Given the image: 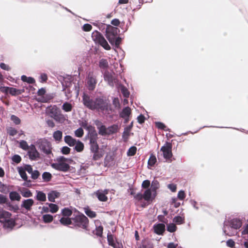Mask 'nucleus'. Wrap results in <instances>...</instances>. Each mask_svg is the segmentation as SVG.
I'll return each mask as SVG.
<instances>
[{
  "instance_id": "nucleus-25",
  "label": "nucleus",
  "mask_w": 248,
  "mask_h": 248,
  "mask_svg": "<svg viewBox=\"0 0 248 248\" xmlns=\"http://www.w3.org/2000/svg\"><path fill=\"white\" fill-rule=\"evenodd\" d=\"M36 199L40 202H45L46 200V195L41 191H36Z\"/></svg>"
},
{
  "instance_id": "nucleus-20",
  "label": "nucleus",
  "mask_w": 248,
  "mask_h": 248,
  "mask_svg": "<svg viewBox=\"0 0 248 248\" xmlns=\"http://www.w3.org/2000/svg\"><path fill=\"white\" fill-rule=\"evenodd\" d=\"M230 226L232 228L237 230L241 227L242 222L239 219H233L230 221Z\"/></svg>"
},
{
  "instance_id": "nucleus-35",
  "label": "nucleus",
  "mask_w": 248,
  "mask_h": 248,
  "mask_svg": "<svg viewBox=\"0 0 248 248\" xmlns=\"http://www.w3.org/2000/svg\"><path fill=\"white\" fill-rule=\"evenodd\" d=\"M99 66L101 69H107L108 67V63L107 60L102 59L99 61Z\"/></svg>"
},
{
  "instance_id": "nucleus-45",
  "label": "nucleus",
  "mask_w": 248,
  "mask_h": 248,
  "mask_svg": "<svg viewBox=\"0 0 248 248\" xmlns=\"http://www.w3.org/2000/svg\"><path fill=\"white\" fill-rule=\"evenodd\" d=\"M62 108L65 111L69 112L72 110V106L71 104L65 102L63 104Z\"/></svg>"
},
{
  "instance_id": "nucleus-63",
  "label": "nucleus",
  "mask_w": 248,
  "mask_h": 248,
  "mask_svg": "<svg viewBox=\"0 0 248 248\" xmlns=\"http://www.w3.org/2000/svg\"><path fill=\"white\" fill-rule=\"evenodd\" d=\"M92 29V26L90 24H85L82 27V30L84 31H90Z\"/></svg>"
},
{
  "instance_id": "nucleus-59",
  "label": "nucleus",
  "mask_w": 248,
  "mask_h": 248,
  "mask_svg": "<svg viewBox=\"0 0 248 248\" xmlns=\"http://www.w3.org/2000/svg\"><path fill=\"white\" fill-rule=\"evenodd\" d=\"M7 132L10 136H14L17 134V131L15 128L10 127L8 129Z\"/></svg>"
},
{
  "instance_id": "nucleus-3",
  "label": "nucleus",
  "mask_w": 248,
  "mask_h": 248,
  "mask_svg": "<svg viewBox=\"0 0 248 248\" xmlns=\"http://www.w3.org/2000/svg\"><path fill=\"white\" fill-rule=\"evenodd\" d=\"M46 114L58 122H62L65 120L64 115L62 113L61 110L56 105H51L47 107L46 108Z\"/></svg>"
},
{
  "instance_id": "nucleus-56",
  "label": "nucleus",
  "mask_w": 248,
  "mask_h": 248,
  "mask_svg": "<svg viewBox=\"0 0 248 248\" xmlns=\"http://www.w3.org/2000/svg\"><path fill=\"white\" fill-rule=\"evenodd\" d=\"M40 173L39 171L37 170H33L32 172L31 173V177L33 180L37 179L39 176H40Z\"/></svg>"
},
{
  "instance_id": "nucleus-31",
  "label": "nucleus",
  "mask_w": 248,
  "mask_h": 248,
  "mask_svg": "<svg viewBox=\"0 0 248 248\" xmlns=\"http://www.w3.org/2000/svg\"><path fill=\"white\" fill-rule=\"evenodd\" d=\"M84 148V144L79 140L77 141V143L75 145L74 149L77 152H81Z\"/></svg>"
},
{
  "instance_id": "nucleus-1",
  "label": "nucleus",
  "mask_w": 248,
  "mask_h": 248,
  "mask_svg": "<svg viewBox=\"0 0 248 248\" xmlns=\"http://www.w3.org/2000/svg\"><path fill=\"white\" fill-rule=\"evenodd\" d=\"M82 101L86 108L92 110H96L108 113H109V111H112L111 104L109 100L105 97L99 96L93 100L88 94L84 93L82 96Z\"/></svg>"
},
{
  "instance_id": "nucleus-9",
  "label": "nucleus",
  "mask_w": 248,
  "mask_h": 248,
  "mask_svg": "<svg viewBox=\"0 0 248 248\" xmlns=\"http://www.w3.org/2000/svg\"><path fill=\"white\" fill-rule=\"evenodd\" d=\"M97 83L96 77L93 72H89L87 77V85L89 90L93 91L95 88Z\"/></svg>"
},
{
  "instance_id": "nucleus-46",
  "label": "nucleus",
  "mask_w": 248,
  "mask_h": 248,
  "mask_svg": "<svg viewBox=\"0 0 248 248\" xmlns=\"http://www.w3.org/2000/svg\"><path fill=\"white\" fill-rule=\"evenodd\" d=\"M122 39L120 37H116L113 39V41L110 43L111 45H114L116 47H119L121 43Z\"/></svg>"
},
{
  "instance_id": "nucleus-27",
  "label": "nucleus",
  "mask_w": 248,
  "mask_h": 248,
  "mask_svg": "<svg viewBox=\"0 0 248 248\" xmlns=\"http://www.w3.org/2000/svg\"><path fill=\"white\" fill-rule=\"evenodd\" d=\"M20 192L22 196L25 198H29L32 196L31 191L26 188L23 187Z\"/></svg>"
},
{
  "instance_id": "nucleus-41",
  "label": "nucleus",
  "mask_w": 248,
  "mask_h": 248,
  "mask_svg": "<svg viewBox=\"0 0 248 248\" xmlns=\"http://www.w3.org/2000/svg\"><path fill=\"white\" fill-rule=\"evenodd\" d=\"M118 130V126L116 124H113L108 127V134L116 133Z\"/></svg>"
},
{
  "instance_id": "nucleus-13",
  "label": "nucleus",
  "mask_w": 248,
  "mask_h": 248,
  "mask_svg": "<svg viewBox=\"0 0 248 248\" xmlns=\"http://www.w3.org/2000/svg\"><path fill=\"white\" fill-rule=\"evenodd\" d=\"M82 126L88 131V137L98 135L95 131V127L90 124H89L87 123H83L82 124Z\"/></svg>"
},
{
  "instance_id": "nucleus-58",
  "label": "nucleus",
  "mask_w": 248,
  "mask_h": 248,
  "mask_svg": "<svg viewBox=\"0 0 248 248\" xmlns=\"http://www.w3.org/2000/svg\"><path fill=\"white\" fill-rule=\"evenodd\" d=\"M8 191L7 186L4 184L0 182V192L6 193Z\"/></svg>"
},
{
  "instance_id": "nucleus-48",
  "label": "nucleus",
  "mask_w": 248,
  "mask_h": 248,
  "mask_svg": "<svg viewBox=\"0 0 248 248\" xmlns=\"http://www.w3.org/2000/svg\"><path fill=\"white\" fill-rule=\"evenodd\" d=\"M99 134L101 135L104 136L108 134V132L107 131V128L104 125H101L99 128Z\"/></svg>"
},
{
  "instance_id": "nucleus-34",
  "label": "nucleus",
  "mask_w": 248,
  "mask_h": 248,
  "mask_svg": "<svg viewBox=\"0 0 248 248\" xmlns=\"http://www.w3.org/2000/svg\"><path fill=\"white\" fill-rule=\"evenodd\" d=\"M11 216L12 214L10 212L3 210H1L0 219H3L2 220L11 218Z\"/></svg>"
},
{
  "instance_id": "nucleus-7",
  "label": "nucleus",
  "mask_w": 248,
  "mask_h": 248,
  "mask_svg": "<svg viewBox=\"0 0 248 248\" xmlns=\"http://www.w3.org/2000/svg\"><path fill=\"white\" fill-rule=\"evenodd\" d=\"M114 75V73L109 72L108 71H106L104 74L105 81H107L108 84L112 87L117 84L119 82V80Z\"/></svg>"
},
{
  "instance_id": "nucleus-53",
  "label": "nucleus",
  "mask_w": 248,
  "mask_h": 248,
  "mask_svg": "<svg viewBox=\"0 0 248 248\" xmlns=\"http://www.w3.org/2000/svg\"><path fill=\"white\" fill-rule=\"evenodd\" d=\"M159 187V183L157 181H153L152 183L151 188L153 192H155L156 189Z\"/></svg>"
},
{
  "instance_id": "nucleus-17",
  "label": "nucleus",
  "mask_w": 248,
  "mask_h": 248,
  "mask_svg": "<svg viewBox=\"0 0 248 248\" xmlns=\"http://www.w3.org/2000/svg\"><path fill=\"white\" fill-rule=\"evenodd\" d=\"M64 142L69 146L73 147L77 143V140L69 135L65 136L64 138Z\"/></svg>"
},
{
  "instance_id": "nucleus-16",
  "label": "nucleus",
  "mask_w": 248,
  "mask_h": 248,
  "mask_svg": "<svg viewBox=\"0 0 248 248\" xmlns=\"http://www.w3.org/2000/svg\"><path fill=\"white\" fill-rule=\"evenodd\" d=\"M154 228L155 233L158 235H161L165 232V226L164 224L159 223L156 225H155Z\"/></svg>"
},
{
  "instance_id": "nucleus-32",
  "label": "nucleus",
  "mask_w": 248,
  "mask_h": 248,
  "mask_svg": "<svg viewBox=\"0 0 248 248\" xmlns=\"http://www.w3.org/2000/svg\"><path fill=\"white\" fill-rule=\"evenodd\" d=\"M91 152L93 154V159L94 161L99 160L103 156L102 154L99 152V149L92 150Z\"/></svg>"
},
{
  "instance_id": "nucleus-12",
  "label": "nucleus",
  "mask_w": 248,
  "mask_h": 248,
  "mask_svg": "<svg viewBox=\"0 0 248 248\" xmlns=\"http://www.w3.org/2000/svg\"><path fill=\"white\" fill-rule=\"evenodd\" d=\"M89 140V144L90 146V150H95L99 149V145L97 140H98V135L88 137Z\"/></svg>"
},
{
  "instance_id": "nucleus-50",
  "label": "nucleus",
  "mask_w": 248,
  "mask_h": 248,
  "mask_svg": "<svg viewBox=\"0 0 248 248\" xmlns=\"http://www.w3.org/2000/svg\"><path fill=\"white\" fill-rule=\"evenodd\" d=\"M103 227L102 226H99L98 227H96L94 232L95 234L98 236H101L103 233Z\"/></svg>"
},
{
  "instance_id": "nucleus-33",
  "label": "nucleus",
  "mask_w": 248,
  "mask_h": 248,
  "mask_svg": "<svg viewBox=\"0 0 248 248\" xmlns=\"http://www.w3.org/2000/svg\"><path fill=\"white\" fill-rule=\"evenodd\" d=\"M53 137L56 141H60L62 137V132L60 130H57L53 133Z\"/></svg>"
},
{
  "instance_id": "nucleus-14",
  "label": "nucleus",
  "mask_w": 248,
  "mask_h": 248,
  "mask_svg": "<svg viewBox=\"0 0 248 248\" xmlns=\"http://www.w3.org/2000/svg\"><path fill=\"white\" fill-rule=\"evenodd\" d=\"M34 204V201L32 199L24 200L21 204V208H25L27 211H31V207Z\"/></svg>"
},
{
  "instance_id": "nucleus-54",
  "label": "nucleus",
  "mask_w": 248,
  "mask_h": 248,
  "mask_svg": "<svg viewBox=\"0 0 248 248\" xmlns=\"http://www.w3.org/2000/svg\"><path fill=\"white\" fill-rule=\"evenodd\" d=\"M20 147L24 150H27L30 148V146H28V143L27 141L25 140H21L20 142Z\"/></svg>"
},
{
  "instance_id": "nucleus-4",
  "label": "nucleus",
  "mask_w": 248,
  "mask_h": 248,
  "mask_svg": "<svg viewBox=\"0 0 248 248\" xmlns=\"http://www.w3.org/2000/svg\"><path fill=\"white\" fill-rule=\"evenodd\" d=\"M92 37L95 44L100 45L106 50H109L111 49L110 46L100 32L97 31H93Z\"/></svg>"
},
{
  "instance_id": "nucleus-55",
  "label": "nucleus",
  "mask_w": 248,
  "mask_h": 248,
  "mask_svg": "<svg viewBox=\"0 0 248 248\" xmlns=\"http://www.w3.org/2000/svg\"><path fill=\"white\" fill-rule=\"evenodd\" d=\"M75 134L76 136L77 137H82L84 134V131L83 129L81 127L78 128L75 131Z\"/></svg>"
},
{
  "instance_id": "nucleus-22",
  "label": "nucleus",
  "mask_w": 248,
  "mask_h": 248,
  "mask_svg": "<svg viewBox=\"0 0 248 248\" xmlns=\"http://www.w3.org/2000/svg\"><path fill=\"white\" fill-rule=\"evenodd\" d=\"M0 221L3 224L4 227L7 228H13L15 225L14 220L10 218L4 220H0Z\"/></svg>"
},
{
  "instance_id": "nucleus-60",
  "label": "nucleus",
  "mask_w": 248,
  "mask_h": 248,
  "mask_svg": "<svg viewBox=\"0 0 248 248\" xmlns=\"http://www.w3.org/2000/svg\"><path fill=\"white\" fill-rule=\"evenodd\" d=\"M11 120L14 122L16 124H20V119L17 116L12 115L11 116Z\"/></svg>"
},
{
  "instance_id": "nucleus-40",
  "label": "nucleus",
  "mask_w": 248,
  "mask_h": 248,
  "mask_svg": "<svg viewBox=\"0 0 248 248\" xmlns=\"http://www.w3.org/2000/svg\"><path fill=\"white\" fill-rule=\"evenodd\" d=\"M43 220L45 223H50L53 221V217L49 214H46L43 216Z\"/></svg>"
},
{
  "instance_id": "nucleus-42",
  "label": "nucleus",
  "mask_w": 248,
  "mask_h": 248,
  "mask_svg": "<svg viewBox=\"0 0 248 248\" xmlns=\"http://www.w3.org/2000/svg\"><path fill=\"white\" fill-rule=\"evenodd\" d=\"M137 147L136 146L131 147L127 152V155L128 156H134L137 152Z\"/></svg>"
},
{
  "instance_id": "nucleus-64",
  "label": "nucleus",
  "mask_w": 248,
  "mask_h": 248,
  "mask_svg": "<svg viewBox=\"0 0 248 248\" xmlns=\"http://www.w3.org/2000/svg\"><path fill=\"white\" fill-rule=\"evenodd\" d=\"M150 186V181L148 180H146L143 181L141 186L143 188L148 189Z\"/></svg>"
},
{
  "instance_id": "nucleus-19",
  "label": "nucleus",
  "mask_w": 248,
  "mask_h": 248,
  "mask_svg": "<svg viewBox=\"0 0 248 248\" xmlns=\"http://www.w3.org/2000/svg\"><path fill=\"white\" fill-rule=\"evenodd\" d=\"M152 190L148 188L144 192L143 194V199L147 202H151L153 201L154 198L152 197Z\"/></svg>"
},
{
  "instance_id": "nucleus-6",
  "label": "nucleus",
  "mask_w": 248,
  "mask_h": 248,
  "mask_svg": "<svg viewBox=\"0 0 248 248\" xmlns=\"http://www.w3.org/2000/svg\"><path fill=\"white\" fill-rule=\"evenodd\" d=\"M119 31V30L117 28L113 27L110 25H107L105 35L109 43H111L113 41V39L117 37L118 31Z\"/></svg>"
},
{
  "instance_id": "nucleus-49",
  "label": "nucleus",
  "mask_w": 248,
  "mask_h": 248,
  "mask_svg": "<svg viewBox=\"0 0 248 248\" xmlns=\"http://www.w3.org/2000/svg\"><path fill=\"white\" fill-rule=\"evenodd\" d=\"M62 214L63 216L70 217L72 214V211L68 208H64L62 210Z\"/></svg>"
},
{
  "instance_id": "nucleus-44",
  "label": "nucleus",
  "mask_w": 248,
  "mask_h": 248,
  "mask_svg": "<svg viewBox=\"0 0 248 248\" xmlns=\"http://www.w3.org/2000/svg\"><path fill=\"white\" fill-rule=\"evenodd\" d=\"M132 126H133V123L132 122L129 126H127L126 128H124V132L123 133V137L124 138H125V136H126V138H127V137L129 135V132L131 130Z\"/></svg>"
},
{
  "instance_id": "nucleus-23",
  "label": "nucleus",
  "mask_w": 248,
  "mask_h": 248,
  "mask_svg": "<svg viewBox=\"0 0 248 248\" xmlns=\"http://www.w3.org/2000/svg\"><path fill=\"white\" fill-rule=\"evenodd\" d=\"M25 92L24 89H17L13 87H9V93L12 96L20 95Z\"/></svg>"
},
{
  "instance_id": "nucleus-62",
  "label": "nucleus",
  "mask_w": 248,
  "mask_h": 248,
  "mask_svg": "<svg viewBox=\"0 0 248 248\" xmlns=\"http://www.w3.org/2000/svg\"><path fill=\"white\" fill-rule=\"evenodd\" d=\"M12 160L17 164L21 162V157L18 155H15L12 157Z\"/></svg>"
},
{
  "instance_id": "nucleus-28",
  "label": "nucleus",
  "mask_w": 248,
  "mask_h": 248,
  "mask_svg": "<svg viewBox=\"0 0 248 248\" xmlns=\"http://www.w3.org/2000/svg\"><path fill=\"white\" fill-rule=\"evenodd\" d=\"M9 198L11 201H19L21 199L20 195L16 191H12L9 193Z\"/></svg>"
},
{
  "instance_id": "nucleus-61",
  "label": "nucleus",
  "mask_w": 248,
  "mask_h": 248,
  "mask_svg": "<svg viewBox=\"0 0 248 248\" xmlns=\"http://www.w3.org/2000/svg\"><path fill=\"white\" fill-rule=\"evenodd\" d=\"M57 161L58 162L57 163H60L61 162H68L69 161H71V159H68V158H66L65 157H64L63 156H60V157H58L57 159Z\"/></svg>"
},
{
  "instance_id": "nucleus-18",
  "label": "nucleus",
  "mask_w": 248,
  "mask_h": 248,
  "mask_svg": "<svg viewBox=\"0 0 248 248\" xmlns=\"http://www.w3.org/2000/svg\"><path fill=\"white\" fill-rule=\"evenodd\" d=\"M46 92V90L44 88H42L39 89V90L37 92V94L38 96H41V98H39L38 99L39 101L42 102V103H46L48 101V100H49V99H48L46 97L43 96L44 95H45Z\"/></svg>"
},
{
  "instance_id": "nucleus-10",
  "label": "nucleus",
  "mask_w": 248,
  "mask_h": 248,
  "mask_svg": "<svg viewBox=\"0 0 248 248\" xmlns=\"http://www.w3.org/2000/svg\"><path fill=\"white\" fill-rule=\"evenodd\" d=\"M28 150V155L31 160H36L40 158V154L37 151L35 145L31 144Z\"/></svg>"
},
{
  "instance_id": "nucleus-24",
  "label": "nucleus",
  "mask_w": 248,
  "mask_h": 248,
  "mask_svg": "<svg viewBox=\"0 0 248 248\" xmlns=\"http://www.w3.org/2000/svg\"><path fill=\"white\" fill-rule=\"evenodd\" d=\"M131 114V108L129 107L124 108L120 113V117L121 118H126L129 117Z\"/></svg>"
},
{
  "instance_id": "nucleus-38",
  "label": "nucleus",
  "mask_w": 248,
  "mask_h": 248,
  "mask_svg": "<svg viewBox=\"0 0 248 248\" xmlns=\"http://www.w3.org/2000/svg\"><path fill=\"white\" fill-rule=\"evenodd\" d=\"M156 162V158L155 156L152 154L150 155L149 159L148 161V165L150 166H154Z\"/></svg>"
},
{
  "instance_id": "nucleus-47",
  "label": "nucleus",
  "mask_w": 248,
  "mask_h": 248,
  "mask_svg": "<svg viewBox=\"0 0 248 248\" xmlns=\"http://www.w3.org/2000/svg\"><path fill=\"white\" fill-rule=\"evenodd\" d=\"M107 239L108 245L109 246L114 247L115 243L114 242L113 236L110 233L108 234Z\"/></svg>"
},
{
  "instance_id": "nucleus-5",
  "label": "nucleus",
  "mask_w": 248,
  "mask_h": 248,
  "mask_svg": "<svg viewBox=\"0 0 248 248\" xmlns=\"http://www.w3.org/2000/svg\"><path fill=\"white\" fill-rule=\"evenodd\" d=\"M39 149L45 154L48 155L52 154V147L50 142L45 139L39 140L37 142Z\"/></svg>"
},
{
  "instance_id": "nucleus-29",
  "label": "nucleus",
  "mask_w": 248,
  "mask_h": 248,
  "mask_svg": "<svg viewBox=\"0 0 248 248\" xmlns=\"http://www.w3.org/2000/svg\"><path fill=\"white\" fill-rule=\"evenodd\" d=\"M18 173L20 176V177L22 178L24 181H25L28 182H31V180H28V176L25 171V170L23 169V168H19L18 169Z\"/></svg>"
},
{
  "instance_id": "nucleus-52",
  "label": "nucleus",
  "mask_w": 248,
  "mask_h": 248,
  "mask_svg": "<svg viewBox=\"0 0 248 248\" xmlns=\"http://www.w3.org/2000/svg\"><path fill=\"white\" fill-rule=\"evenodd\" d=\"M173 221L178 224H181L184 222V219L181 216H176L174 217Z\"/></svg>"
},
{
  "instance_id": "nucleus-37",
  "label": "nucleus",
  "mask_w": 248,
  "mask_h": 248,
  "mask_svg": "<svg viewBox=\"0 0 248 248\" xmlns=\"http://www.w3.org/2000/svg\"><path fill=\"white\" fill-rule=\"evenodd\" d=\"M52 175L50 172H44L42 174V178L44 182H49L52 179Z\"/></svg>"
},
{
  "instance_id": "nucleus-57",
  "label": "nucleus",
  "mask_w": 248,
  "mask_h": 248,
  "mask_svg": "<svg viewBox=\"0 0 248 248\" xmlns=\"http://www.w3.org/2000/svg\"><path fill=\"white\" fill-rule=\"evenodd\" d=\"M71 149L67 146H63L61 149V152L63 155H68L70 154Z\"/></svg>"
},
{
  "instance_id": "nucleus-26",
  "label": "nucleus",
  "mask_w": 248,
  "mask_h": 248,
  "mask_svg": "<svg viewBox=\"0 0 248 248\" xmlns=\"http://www.w3.org/2000/svg\"><path fill=\"white\" fill-rule=\"evenodd\" d=\"M73 217L71 218L69 217H62L60 220V223L63 225H73Z\"/></svg>"
},
{
  "instance_id": "nucleus-36",
  "label": "nucleus",
  "mask_w": 248,
  "mask_h": 248,
  "mask_svg": "<svg viewBox=\"0 0 248 248\" xmlns=\"http://www.w3.org/2000/svg\"><path fill=\"white\" fill-rule=\"evenodd\" d=\"M21 80L23 82H26L29 84H33L35 82V80L33 78L27 77L25 75L21 76Z\"/></svg>"
},
{
  "instance_id": "nucleus-30",
  "label": "nucleus",
  "mask_w": 248,
  "mask_h": 248,
  "mask_svg": "<svg viewBox=\"0 0 248 248\" xmlns=\"http://www.w3.org/2000/svg\"><path fill=\"white\" fill-rule=\"evenodd\" d=\"M84 211L86 215L90 218H94L97 216L95 212L91 210L89 207L84 208Z\"/></svg>"
},
{
  "instance_id": "nucleus-2",
  "label": "nucleus",
  "mask_w": 248,
  "mask_h": 248,
  "mask_svg": "<svg viewBox=\"0 0 248 248\" xmlns=\"http://www.w3.org/2000/svg\"><path fill=\"white\" fill-rule=\"evenodd\" d=\"M72 223L73 228H81L85 231H89V220L82 213H80L73 217Z\"/></svg>"
},
{
  "instance_id": "nucleus-43",
  "label": "nucleus",
  "mask_w": 248,
  "mask_h": 248,
  "mask_svg": "<svg viewBox=\"0 0 248 248\" xmlns=\"http://www.w3.org/2000/svg\"><path fill=\"white\" fill-rule=\"evenodd\" d=\"M46 204L48 205L49 207L50 208V212L51 213H54L58 211L59 207L57 204L48 203H46Z\"/></svg>"
},
{
  "instance_id": "nucleus-51",
  "label": "nucleus",
  "mask_w": 248,
  "mask_h": 248,
  "mask_svg": "<svg viewBox=\"0 0 248 248\" xmlns=\"http://www.w3.org/2000/svg\"><path fill=\"white\" fill-rule=\"evenodd\" d=\"M177 227L173 223L169 224L167 226V230L169 232H173L176 231Z\"/></svg>"
},
{
  "instance_id": "nucleus-39",
  "label": "nucleus",
  "mask_w": 248,
  "mask_h": 248,
  "mask_svg": "<svg viewBox=\"0 0 248 248\" xmlns=\"http://www.w3.org/2000/svg\"><path fill=\"white\" fill-rule=\"evenodd\" d=\"M120 90L122 93L125 97H128L130 94L129 92L127 89L124 85H121L120 86Z\"/></svg>"
},
{
  "instance_id": "nucleus-8",
  "label": "nucleus",
  "mask_w": 248,
  "mask_h": 248,
  "mask_svg": "<svg viewBox=\"0 0 248 248\" xmlns=\"http://www.w3.org/2000/svg\"><path fill=\"white\" fill-rule=\"evenodd\" d=\"M160 151L163 152V156L166 159H170L172 156V144L170 142H167L163 146Z\"/></svg>"
},
{
  "instance_id": "nucleus-11",
  "label": "nucleus",
  "mask_w": 248,
  "mask_h": 248,
  "mask_svg": "<svg viewBox=\"0 0 248 248\" xmlns=\"http://www.w3.org/2000/svg\"><path fill=\"white\" fill-rule=\"evenodd\" d=\"M52 167L55 169L62 171H67L70 169V166L65 162L53 164Z\"/></svg>"
},
{
  "instance_id": "nucleus-21",
  "label": "nucleus",
  "mask_w": 248,
  "mask_h": 248,
  "mask_svg": "<svg viewBox=\"0 0 248 248\" xmlns=\"http://www.w3.org/2000/svg\"><path fill=\"white\" fill-rule=\"evenodd\" d=\"M60 196V193L55 190L51 191L48 194V199L51 202H55L56 198Z\"/></svg>"
},
{
  "instance_id": "nucleus-15",
  "label": "nucleus",
  "mask_w": 248,
  "mask_h": 248,
  "mask_svg": "<svg viewBox=\"0 0 248 248\" xmlns=\"http://www.w3.org/2000/svg\"><path fill=\"white\" fill-rule=\"evenodd\" d=\"M108 194V190H106L104 191L102 190H98L95 193V196L100 201L106 202L108 200V197L106 194Z\"/></svg>"
}]
</instances>
